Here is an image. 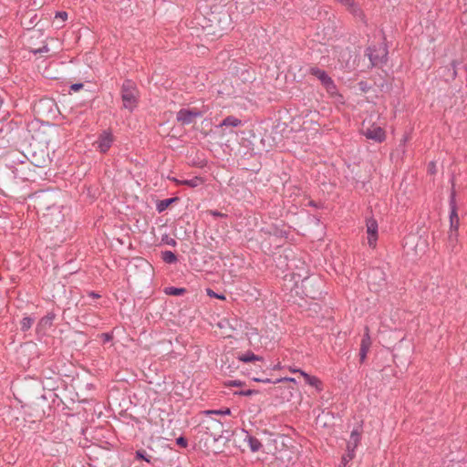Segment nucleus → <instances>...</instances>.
I'll return each instance as SVG.
<instances>
[{
  "mask_svg": "<svg viewBox=\"0 0 467 467\" xmlns=\"http://www.w3.org/2000/svg\"><path fill=\"white\" fill-rule=\"evenodd\" d=\"M22 158H24L22 156ZM5 166L9 168L15 178L28 180L31 175V164L21 160V156L17 152H9L5 157Z\"/></svg>",
  "mask_w": 467,
  "mask_h": 467,
  "instance_id": "obj_1",
  "label": "nucleus"
},
{
  "mask_svg": "<svg viewBox=\"0 0 467 467\" xmlns=\"http://www.w3.org/2000/svg\"><path fill=\"white\" fill-rule=\"evenodd\" d=\"M139 91L131 80H125L121 87V99L123 107L133 111L138 105Z\"/></svg>",
  "mask_w": 467,
  "mask_h": 467,
  "instance_id": "obj_2",
  "label": "nucleus"
},
{
  "mask_svg": "<svg viewBox=\"0 0 467 467\" xmlns=\"http://www.w3.org/2000/svg\"><path fill=\"white\" fill-rule=\"evenodd\" d=\"M368 58L373 66H379L384 63L387 59L388 49L385 46L379 45L378 47H369L367 49Z\"/></svg>",
  "mask_w": 467,
  "mask_h": 467,
  "instance_id": "obj_3",
  "label": "nucleus"
},
{
  "mask_svg": "<svg viewBox=\"0 0 467 467\" xmlns=\"http://www.w3.org/2000/svg\"><path fill=\"white\" fill-rule=\"evenodd\" d=\"M361 133L368 140H373L378 143H381L386 140L385 130L377 125H371L369 127L363 126L361 129Z\"/></svg>",
  "mask_w": 467,
  "mask_h": 467,
  "instance_id": "obj_4",
  "label": "nucleus"
},
{
  "mask_svg": "<svg viewBox=\"0 0 467 467\" xmlns=\"http://www.w3.org/2000/svg\"><path fill=\"white\" fill-rule=\"evenodd\" d=\"M204 111L196 109H182L177 112L176 119L182 125L191 124L194 119L202 116Z\"/></svg>",
  "mask_w": 467,
  "mask_h": 467,
  "instance_id": "obj_5",
  "label": "nucleus"
},
{
  "mask_svg": "<svg viewBox=\"0 0 467 467\" xmlns=\"http://www.w3.org/2000/svg\"><path fill=\"white\" fill-rule=\"evenodd\" d=\"M310 73L322 83L327 91L333 92L336 89L334 81L325 70L315 67L310 68Z\"/></svg>",
  "mask_w": 467,
  "mask_h": 467,
  "instance_id": "obj_6",
  "label": "nucleus"
},
{
  "mask_svg": "<svg viewBox=\"0 0 467 467\" xmlns=\"http://www.w3.org/2000/svg\"><path fill=\"white\" fill-rule=\"evenodd\" d=\"M47 210L48 213L43 214V219L47 223H50L51 224L57 226V224L63 220V214L61 213V206L52 205L48 206Z\"/></svg>",
  "mask_w": 467,
  "mask_h": 467,
  "instance_id": "obj_7",
  "label": "nucleus"
},
{
  "mask_svg": "<svg viewBox=\"0 0 467 467\" xmlns=\"http://www.w3.org/2000/svg\"><path fill=\"white\" fill-rule=\"evenodd\" d=\"M450 230L458 231L460 225V220L457 213V206L455 201V192L452 191L450 199Z\"/></svg>",
  "mask_w": 467,
  "mask_h": 467,
  "instance_id": "obj_8",
  "label": "nucleus"
},
{
  "mask_svg": "<svg viewBox=\"0 0 467 467\" xmlns=\"http://www.w3.org/2000/svg\"><path fill=\"white\" fill-rule=\"evenodd\" d=\"M368 234V244L370 247H375L378 240V223L373 218H368L366 222Z\"/></svg>",
  "mask_w": 467,
  "mask_h": 467,
  "instance_id": "obj_9",
  "label": "nucleus"
},
{
  "mask_svg": "<svg viewBox=\"0 0 467 467\" xmlns=\"http://www.w3.org/2000/svg\"><path fill=\"white\" fill-rule=\"evenodd\" d=\"M113 142V136L112 133L109 130H103L98 140H97V147L99 150L100 152H107L109 148L111 147Z\"/></svg>",
  "mask_w": 467,
  "mask_h": 467,
  "instance_id": "obj_10",
  "label": "nucleus"
},
{
  "mask_svg": "<svg viewBox=\"0 0 467 467\" xmlns=\"http://www.w3.org/2000/svg\"><path fill=\"white\" fill-rule=\"evenodd\" d=\"M55 315L53 313H48L47 315L43 317L36 325V333L40 335H45L47 332V330L52 327Z\"/></svg>",
  "mask_w": 467,
  "mask_h": 467,
  "instance_id": "obj_11",
  "label": "nucleus"
},
{
  "mask_svg": "<svg viewBox=\"0 0 467 467\" xmlns=\"http://www.w3.org/2000/svg\"><path fill=\"white\" fill-rule=\"evenodd\" d=\"M360 441V433L354 430L352 431L349 440L347 443V451H348V460H352L355 457V451Z\"/></svg>",
  "mask_w": 467,
  "mask_h": 467,
  "instance_id": "obj_12",
  "label": "nucleus"
},
{
  "mask_svg": "<svg viewBox=\"0 0 467 467\" xmlns=\"http://www.w3.org/2000/svg\"><path fill=\"white\" fill-rule=\"evenodd\" d=\"M339 4L344 5L348 12H350L356 17L364 19V14L360 9L359 5L354 0H337Z\"/></svg>",
  "mask_w": 467,
  "mask_h": 467,
  "instance_id": "obj_13",
  "label": "nucleus"
},
{
  "mask_svg": "<svg viewBox=\"0 0 467 467\" xmlns=\"http://www.w3.org/2000/svg\"><path fill=\"white\" fill-rule=\"evenodd\" d=\"M370 346H371V338L369 336L368 328L366 327V332L363 335L361 344H360V350H359V358H360L361 362L365 361Z\"/></svg>",
  "mask_w": 467,
  "mask_h": 467,
  "instance_id": "obj_14",
  "label": "nucleus"
},
{
  "mask_svg": "<svg viewBox=\"0 0 467 467\" xmlns=\"http://www.w3.org/2000/svg\"><path fill=\"white\" fill-rule=\"evenodd\" d=\"M300 375L304 378L305 382L313 387L317 392L323 390V383L317 377L311 376L305 371H300Z\"/></svg>",
  "mask_w": 467,
  "mask_h": 467,
  "instance_id": "obj_15",
  "label": "nucleus"
},
{
  "mask_svg": "<svg viewBox=\"0 0 467 467\" xmlns=\"http://www.w3.org/2000/svg\"><path fill=\"white\" fill-rule=\"evenodd\" d=\"M459 62L457 60H453L443 68L442 76L444 79L449 82L454 80L457 77V66Z\"/></svg>",
  "mask_w": 467,
  "mask_h": 467,
  "instance_id": "obj_16",
  "label": "nucleus"
},
{
  "mask_svg": "<svg viewBox=\"0 0 467 467\" xmlns=\"http://www.w3.org/2000/svg\"><path fill=\"white\" fill-rule=\"evenodd\" d=\"M244 441L248 443L249 448L253 452H256L262 448L261 441L257 438L249 435L247 432Z\"/></svg>",
  "mask_w": 467,
  "mask_h": 467,
  "instance_id": "obj_17",
  "label": "nucleus"
},
{
  "mask_svg": "<svg viewBox=\"0 0 467 467\" xmlns=\"http://www.w3.org/2000/svg\"><path fill=\"white\" fill-rule=\"evenodd\" d=\"M204 182L203 179L199 176H195L192 179L183 180L182 183L183 185H186L191 188H196L200 185H202Z\"/></svg>",
  "mask_w": 467,
  "mask_h": 467,
  "instance_id": "obj_18",
  "label": "nucleus"
},
{
  "mask_svg": "<svg viewBox=\"0 0 467 467\" xmlns=\"http://www.w3.org/2000/svg\"><path fill=\"white\" fill-rule=\"evenodd\" d=\"M241 123L239 119L234 116H228L222 121L221 126L238 127Z\"/></svg>",
  "mask_w": 467,
  "mask_h": 467,
  "instance_id": "obj_19",
  "label": "nucleus"
},
{
  "mask_svg": "<svg viewBox=\"0 0 467 467\" xmlns=\"http://www.w3.org/2000/svg\"><path fill=\"white\" fill-rule=\"evenodd\" d=\"M261 359H262L261 357L254 355L251 351L246 352L239 357V360L245 362V363L255 361V360H261Z\"/></svg>",
  "mask_w": 467,
  "mask_h": 467,
  "instance_id": "obj_20",
  "label": "nucleus"
},
{
  "mask_svg": "<svg viewBox=\"0 0 467 467\" xmlns=\"http://www.w3.org/2000/svg\"><path fill=\"white\" fill-rule=\"evenodd\" d=\"M161 259L167 264H174L177 261V256L171 251H164L161 253Z\"/></svg>",
  "mask_w": 467,
  "mask_h": 467,
  "instance_id": "obj_21",
  "label": "nucleus"
},
{
  "mask_svg": "<svg viewBox=\"0 0 467 467\" xmlns=\"http://www.w3.org/2000/svg\"><path fill=\"white\" fill-rule=\"evenodd\" d=\"M457 238H458V231H451L449 230L448 234V244L451 248V250L454 249L456 244H457Z\"/></svg>",
  "mask_w": 467,
  "mask_h": 467,
  "instance_id": "obj_22",
  "label": "nucleus"
},
{
  "mask_svg": "<svg viewBox=\"0 0 467 467\" xmlns=\"http://www.w3.org/2000/svg\"><path fill=\"white\" fill-rule=\"evenodd\" d=\"M34 324V319L30 317H25L21 320V330L27 331Z\"/></svg>",
  "mask_w": 467,
  "mask_h": 467,
  "instance_id": "obj_23",
  "label": "nucleus"
},
{
  "mask_svg": "<svg viewBox=\"0 0 467 467\" xmlns=\"http://www.w3.org/2000/svg\"><path fill=\"white\" fill-rule=\"evenodd\" d=\"M174 200L171 198V199H164L162 201H161L158 204H157V211L159 213H161L163 212L164 210H166V208L173 202Z\"/></svg>",
  "mask_w": 467,
  "mask_h": 467,
  "instance_id": "obj_24",
  "label": "nucleus"
},
{
  "mask_svg": "<svg viewBox=\"0 0 467 467\" xmlns=\"http://www.w3.org/2000/svg\"><path fill=\"white\" fill-rule=\"evenodd\" d=\"M184 292L183 288H177V287H168L166 288V294L171 295V296H181Z\"/></svg>",
  "mask_w": 467,
  "mask_h": 467,
  "instance_id": "obj_25",
  "label": "nucleus"
},
{
  "mask_svg": "<svg viewBox=\"0 0 467 467\" xmlns=\"http://www.w3.org/2000/svg\"><path fill=\"white\" fill-rule=\"evenodd\" d=\"M206 414H220V415H229L231 410L229 409L226 410H206Z\"/></svg>",
  "mask_w": 467,
  "mask_h": 467,
  "instance_id": "obj_26",
  "label": "nucleus"
},
{
  "mask_svg": "<svg viewBox=\"0 0 467 467\" xmlns=\"http://www.w3.org/2000/svg\"><path fill=\"white\" fill-rule=\"evenodd\" d=\"M56 18H59L62 20V22H64L67 18V13L65 11L57 12Z\"/></svg>",
  "mask_w": 467,
  "mask_h": 467,
  "instance_id": "obj_27",
  "label": "nucleus"
},
{
  "mask_svg": "<svg viewBox=\"0 0 467 467\" xmlns=\"http://www.w3.org/2000/svg\"><path fill=\"white\" fill-rule=\"evenodd\" d=\"M82 88H83L82 83H75L70 86V91L77 92V91L80 90Z\"/></svg>",
  "mask_w": 467,
  "mask_h": 467,
  "instance_id": "obj_28",
  "label": "nucleus"
},
{
  "mask_svg": "<svg viewBox=\"0 0 467 467\" xmlns=\"http://www.w3.org/2000/svg\"><path fill=\"white\" fill-rule=\"evenodd\" d=\"M254 393H255V391L254 389H247V390L239 391L236 394H238L240 396H251Z\"/></svg>",
  "mask_w": 467,
  "mask_h": 467,
  "instance_id": "obj_29",
  "label": "nucleus"
},
{
  "mask_svg": "<svg viewBox=\"0 0 467 467\" xmlns=\"http://www.w3.org/2000/svg\"><path fill=\"white\" fill-rule=\"evenodd\" d=\"M253 380L255 382H262V383H275V381L271 380L268 378H265V379L254 378Z\"/></svg>",
  "mask_w": 467,
  "mask_h": 467,
  "instance_id": "obj_30",
  "label": "nucleus"
},
{
  "mask_svg": "<svg viewBox=\"0 0 467 467\" xmlns=\"http://www.w3.org/2000/svg\"><path fill=\"white\" fill-rule=\"evenodd\" d=\"M282 381L296 382V379L285 377V378L277 379L276 380H275V384L282 382Z\"/></svg>",
  "mask_w": 467,
  "mask_h": 467,
  "instance_id": "obj_31",
  "label": "nucleus"
},
{
  "mask_svg": "<svg viewBox=\"0 0 467 467\" xmlns=\"http://www.w3.org/2000/svg\"><path fill=\"white\" fill-rule=\"evenodd\" d=\"M209 424H210V427L211 428H218V427H222V423L218 420H211L209 421Z\"/></svg>",
  "mask_w": 467,
  "mask_h": 467,
  "instance_id": "obj_32",
  "label": "nucleus"
},
{
  "mask_svg": "<svg viewBox=\"0 0 467 467\" xmlns=\"http://www.w3.org/2000/svg\"><path fill=\"white\" fill-rule=\"evenodd\" d=\"M176 442H177V444H179V445H181L182 447H186L187 446V441L183 437H179L176 440Z\"/></svg>",
  "mask_w": 467,
  "mask_h": 467,
  "instance_id": "obj_33",
  "label": "nucleus"
},
{
  "mask_svg": "<svg viewBox=\"0 0 467 467\" xmlns=\"http://www.w3.org/2000/svg\"><path fill=\"white\" fill-rule=\"evenodd\" d=\"M101 337L103 339V342H109L112 339V336L109 333H103L101 335Z\"/></svg>",
  "mask_w": 467,
  "mask_h": 467,
  "instance_id": "obj_34",
  "label": "nucleus"
},
{
  "mask_svg": "<svg viewBox=\"0 0 467 467\" xmlns=\"http://www.w3.org/2000/svg\"><path fill=\"white\" fill-rule=\"evenodd\" d=\"M208 295L211 296H214V297L220 298V299H224V296L218 295V294L214 293L213 291H212L210 289L208 290Z\"/></svg>",
  "mask_w": 467,
  "mask_h": 467,
  "instance_id": "obj_35",
  "label": "nucleus"
},
{
  "mask_svg": "<svg viewBox=\"0 0 467 467\" xmlns=\"http://www.w3.org/2000/svg\"><path fill=\"white\" fill-rule=\"evenodd\" d=\"M210 213L213 217H224V216H226L225 214H223V213H222L221 212H218V211H211Z\"/></svg>",
  "mask_w": 467,
  "mask_h": 467,
  "instance_id": "obj_36",
  "label": "nucleus"
},
{
  "mask_svg": "<svg viewBox=\"0 0 467 467\" xmlns=\"http://www.w3.org/2000/svg\"><path fill=\"white\" fill-rule=\"evenodd\" d=\"M166 244L171 246H176L177 242L173 238H167Z\"/></svg>",
  "mask_w": 467,
  "mask_h": 467,
  "instance_id": "obj_37",
  "label": "nucleus"
},
{
  "mask_svg": "<svg viewBox=\"0 0 467 467\" xmlns=\"http://www.w3.org/2000/svg\"><path fill=\"white\" fill-rule=\"evenodd\" d=\"M242 385H243V382L240 380H232L229 382V386L239 387Z\"/></svg>",
  "mask_w": 467,
  "mask_h": 467,
  "instance_id": "obj_38",
  "label": "nucleus"
},
{
  "mask_svg": "<svg viewBox=\"0 0 467 467\" xmlns=\"http://www.w3.org/2000/svg\"><path fill=\"white\" fill-rule=\"evenodd\" d=\"M136 456H137V458L143 459V460L149 462V460L144 456V452L143 451H138L136 452Z\"/></svg>",
  "mask_w": 467,
  "mask_h": 467,
  "instance_id": "obj_39",
  "label": "nucleus"
},
{
  "mask_svg": "<svg viewBox=\"0 0 467 467\" xmlns=\"http://www.w3.org/2000/svg\"><path fill=\"white\" fill-rule=\"evenodd\" d=\"M350 460H348V451H347V454L342 457V462L344 464H347Z\"/></svg>",
  "mask_w": 467,
  "mask_h": 467,
  "instance_id": "obj_40",
  "label": "nucleus"
},
{
  "mask_svg": "<svg viewBox=\"0 0 467 467\" xmlns=\"http://www.w3.org/2000/svg\"><path fill=\"white\" fill-rule=\"evenodd\" d=\"M171 180L173 181L177 185H183V183H182L183 180H180L177 178H171Z\"/></svg>",
  "mask_w": 467,
  "mask_h": 467,
  "instance_id": "obj_41",
  "label": "nucleus"
},
{
  "mask_svg": "<svg viewBox=\"0 0 467 467\" xmlns=\"http://www.w3.org/2000/svg\"><path fill=\"white\" fill-rule=\"evenodd\" d=\"M291 372L293 373H299L300 374V371H303L302 369L300 368H289Z\"/></svg>",
  "mask_w": 467,
  "mask_h": 467,
  "instance_id": "obj_42",
  "label": "nucleus"
},
{
  "mask_svg": "<svg viewBox=\"0 0 467 467\" xmlns=\"http://www.w3.org/2000/svg\"><path fill=\"white\" fill-rule=\"evenodd\" d=\"M372 274L374 275H382L381 271H379V269H373L372 270Z\"/></svg>",
  "mask_w": 467,
  "mask_h": 467,
  "instance_id": "obj_43",
  "label": "nucleus"
},
{
  "mask_svg": "<svg viewBox=\"0 0 467 467\" xmlns=\"http://www.w3.org/2000/svg\"><path fill=\"white\" fill-rule=\"evenodd\" d=\"M90 296L94 297V298H97V297H99V295L94 293V292H91L90 294Z\"/></svg>",
  "mask_w": 467,
  "mask_h": 467,
  "instance_id": "obj_44",
  "label": "nucleus"
},
{
  "mask_svg": "<svg viewBox=\"0 0 467 467\" xmlns=\"http://www.w3.org/2000/svg\"><path fill=\"white\" fill-rule=\"evenodd\" d=\"M47 47H44L42 49H39L38 52H43V51H47Z\"/></svg>",
  "mask_w": 467,
  "mask_h": 467,
  "instance_id": "obj_45",
  "label": "nucleus"
},
{
  "mask_svg": "<svg viewBox=\"0 0 467 467\" xmlns=\"http://www.w3.org/2000/svg\"><path fill=\"white\" fill-rule=\"evenodd\" d=\"M223 322H224V321H222V322H220V323H219V326H220L221 327H223V326H224V325H223Z\"/></svg>",
  "mask_w": 467,
  "mask_h": 467,
  "instance_id": "obj_46",
  "label": "nucleus"
},
{
  "mask_svg": "<svg viewBox=\"0 0 467 467\" xmlns=\"http://www.w3.org/2000/svg\"><path fill=\"white\" fill-rule=\"evenodd\" d=\"M406 141H407V138L405 137V138L403 139V140H402V143H403V144H405V143H406Z\"/></svg>",
  "mask_w": 467,
  "mask_h": 467,
  "instance_id": "obj_47",
  "label": "nucleus"
}]
</instances>
